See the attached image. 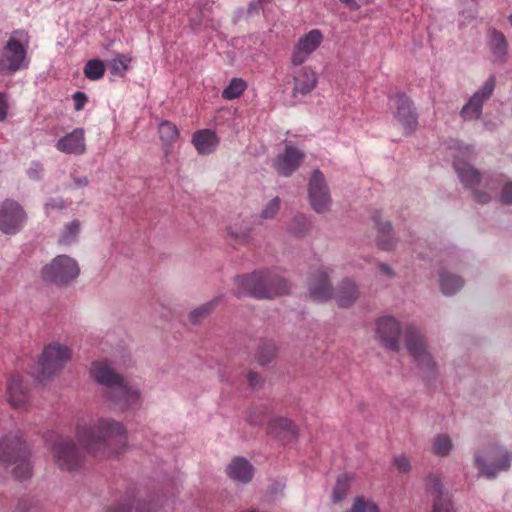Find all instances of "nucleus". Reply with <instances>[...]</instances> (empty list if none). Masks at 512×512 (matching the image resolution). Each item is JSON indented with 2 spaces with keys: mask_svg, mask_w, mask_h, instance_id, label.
<instances>
[{
  "mask_svg": "<svg viewBox=\"0 0 512 512\" xmlns=\"http://www.w3.org/2000/svg\"><path fill=\"white\" fill-rule=\"evenodd\" d=\"M158 130L160 139L165 145H171L177 141L179 137V130L177 126L170 121H163L159 125Z\"/></svg>",
  "mask_w": 512,
  "mask_h": 512,
  "instance_id": "obj_32",
  "label": "nucleus"
},
{
  "mask_svg": "<svg viewBox=\"0 0 512 512\" xmlns=\"http://www.w3.org/2000/svg\"><path fill=\"white\" fill-rule=\"evenodd\" d=\"M46 442L50 446L54 463L62 471L78 470L83 463V455L75 443L67 436L51 434Z\"/></svg>",
  "mask_w": 512,
  "mask_h": 512,
  "instance_id": "obj_7",
  "label": "nucleus"
},
{
  "mask_svg": "<svg viewBox=\"0 0 512 512\" xmlns=\"http://www.w3.org/2000/svg\"><path fill=\"white\" fill-rule=\"evenodd\" d=\"M9 111L8 97L6 93L0 92V122L7 119Z\"/></svg>",
  "mask_w": 512,
  "mask_h": 512,
  "instance_id": "obj_47",
  "label": "nucleus"
},
{
  "mask_svg": "<svg viewBox=\"0 0 512 512\" xmlns=\"http://www.w3.org/2000/svg\"><path fill=\"white\" fill-rule=\"evenodd\" d=\"M405 344L409 354L427 375L433 374L436 363L427 350L426 341L420 330L414 326L405 329Z\"/></svg>",
  "mask_w": 512,
  "mask_h": 512,
  "instance_id": "obj_10",
  "label": "nucleus"
},
{
  "mask_svg": "<svg viewBox=\"0 0 512 512\" xmlns=\"http://www.w3.org/2000/svg\"><path fill=\"white\" fill-rule=\"evenodd\" d=\"M501 201L505 204H512V183L508 182L504 185L501 193Z\"/></svg>",
  "mask_w": 512,
  "mask_h": 512,
  "instance_id": "obj_50",
  "label": "nucleus"
},
{
  "mask_svg": "<svg viewBox=\"0 0 512 512\" xmlns=\"http://www.w3.org/2000/svg\"><path fill=\"white\" fill-rule=\"evenodd\" d=\"M105 65L101 60H89L84 66V75L89 80H99L104 76Z\"/></svg>",
  "mask_w": 512,
  "mask_h": 512,
  "instance_id": "obj_34",
  "label": "nucleus"
},
{
  "mask_svg": "<svg viewBox=\"0 0 512 512\" xmlns=\"http://www.w3.org/2000/svg\"><path fill=\"white\" fill-rule=\"evenodd\" d=\"M56 149L64 154L80 156L86 152V138L83 128H76L72 132L58 139Z\"/></svg>",
  "mask_w": 512,
  "mask_h": 512,
  "instance_id": "obj_19",
  "label": "nucleus"
},
{
  "mask_svg": "<svg viewBox=\"0 0 512 512\" xmlns=\"http://www.w3.org/2000/svg\"><path fill=\"white\" fill-rule=\"evenodd\" d=\"M92 378L103 386L106 398L121 410H127L140 405V392L128 385L123 376L110 363L104 360L91 364Z\"/></svg>",
  "mask_w": 512,
  "mask_h": 512,
  "instance_id": "obj_2",
  "label": "nucleus"
},
{
  "mask_svg": "<svg viewBox=\"0 0 512 512\" xmlns=\"http://www.w3.org/2000/svg\"><path fill=\"white\" fill-rule=\"evenodd\" d=\"M349 486L350 479L347 475L343 474L338 477L332 493V500L334 503H338L346 497L349 490Z\"/></svg>",
  "mask_w": 512,
  "mask_h": 512,
  "instance_id": "obj_36",
  "label": "nucleus"
},
{
  "mask_svg": "<svg viewBox=\"0 0 512 512\" xmlns=\"http://www.w3.org/2000/svg\"><path fill=\"white\" fill-rule=\"evenodd\" d=\"M309 227V221L306 216H295L290 224V231L295 235L303 234Z\"/></svg>",
  "mask_w": 512,
  "mask_h": 512,
  "instance_id": "obj_42",
  "label": "nucleus"
},
{
  "mask_svg": "<svg viewBox=\"0 0 512 512\" xmlns=\"http://www.w3.org/2000/svg\"><path fill=\"white\" fill-rule=\"evenodd\" d=\"M463 286L459 276L442 272L440 274V287L445 295L455 294Z\"/></svg>",
  "mask_w": 512,
  "mask_h": 512,
  "instance_id": "obj_30",
  "label": "nucleus"
},
{
  "mask_svg": "<svg viewBox=\"0 0 512 512\" xmlns=\"http://www.w3.org/2000/svg\"><path fill=\"white\" fill-rule=\"evenodd\" d=\"M64 207L63 200L61 199H52L46 204V209H62Z\"/></svg>",
  "mask_w": 512,
  "mask_h": 512,
  "instance_id": "obj_53",
  "label": "nucleus"
},
{
  "mask_svg": "<svg viewBox=\"0 0 512 512\" xmlns=\"http://www.w3.org/2000/svg\"><path fill=\"white\" fill-rule=\"evenodd\" d=\"M251 228L248 224H242L238 227V224H232L228 227V234L231 238L235 239L239 243H245L249 239Z\"/></svg>",
  "mask_w": 512,
  "mask_h": 512,
  "instance_id": "obj_37",
  "label": "nucleus"
},
{
  "mask_svg": "<svg viewBox=\"0 0 512 512\" xmlns=\"http://www.w3.org/2000/svg\"><path fill=\"white\" fill-rule=\"evenodd\" d=\"M227 475L234 481L246 484L253 477V466L243 457H235L226 469Z\"/></svg>",
  "mask_w": 512,
  "mask_h": 512,
  "instance_id": "obj_23",
  "label": "nucleus"
},
{
  "mask_svg": "<svg viewBox=\"0 0 512 512\" xmlns=\"http://www.w3.org/2000/svg\"><path fill=\"white\" fill-rule=\"evenodd\" d=\"M192 143L199 154L206 155L216 150L219 139L214 131L203 129L193 134Z\"/></svg>",
  "mask_w": 512,
  "mask_h": 512,
  "instance_id": "obj_24",
  "label": "nucleus"
},
{
  "mask_svg": "<svg viewBox=\"0 0 512 512\" xmlns=\"http://www.w3.org/2000/svg\"><path fill=\"white\" fill-rule=\"evenodd\" d=\"M494 88L495 77L491 75L480 87V89L473 94L468 103L462 108V118L464 120L478 119L481 116L484 102L490 98Z\"/></svg>",
  "mask_w": 512,
  "mask_h": 512,
  "instance_id": "obj_16",
  "label": "nucleus"
},
{
  "mask_svg": "<svg viewBox=\"0 0 512 512\" xmlns=\"http://www.w3.org/2000/svg\"><path fill=\"white\" fill-rule=\"evenodd\" d=\"M280 207V199L278 197L273 198L271 201L267 203V205L261 211V218L263 219H271L273 218Z\"/></svg>",
  "mask_w": 512,
  "mask_h": 512,
  "instance_id": "obj_45",
  "label": "nucleus"
},
{
  "mask_svg": "<svg viewBox=\"0 0 512 512\" xmlns=\"http://www.w3.org/2000/svg\"><path fill=\"white\" fill-rule=\"evenodd\" d=\"M18 512H39L40 503L32 497H23L17 504Z\"/></svg>",
  "mask_w": 512,
  "mask_h": 512,
  "instance_id": "obj_41",
  "label": "nucleus"
},
{
  "mask_svg": "<svg viewBox=\"0 0 512 512\" xmlns=\"http://www.w3.org/2000/svg\"><path fill=\"white\" fill-rule=\"evenodd\" d=\"M134 496L127 495L119 503L109 506L104 512H131V504Z\"/></svg>",
  "mask_w": 512,
  "mask_h": 512,
  "instance_id": "obj_44",
  "label": "nucleus"
},
{
  "mask_svg": "<svg viewBox=\"0 0 512 512\" xmlns=\"http://www.w3.org/2000/svg\"><path fill=\"white\" fill-rule=\"evenodd\" d=\"M323 39L324 36L319 29H312L302 35L294 47L291 56L292 64L296 66L303 64L320 47Z\"/></svg>",
  "mask_w": 512,
  "mask_h": 512,
  "instance_id": "obj_15",
  "label": "nucleus"
},
{
  "mask_svg": "<svg viewBox=\"0 0 512 512\" xmlns=\"http://www.w3.org/2000/svg\"><path fill=\"white\" fill-rule=\"evenodd\" d=\"M317 84L316 73L309 67H302L294 74L293 97L309 94Z\"/></svg>",
  "mask_w": 512,
  "mask_h": 512,
  "instance_id": "obj_21",
  "label": "nucleus"
},
{
  "mask_svg": "<svg viewBox=\"0 0 512 512\" xmlns=\"http://www.w3.org/2000/svg\"><path fill=\"white\" fill-rule=\"evenodd\" d=\"M29 450L21 437L9 433L0 439V464L5 468L13 466L12 474L20 481L32 475Z\"/></svg>",
  "mask_w": 512,
  "mask_h": 512,
  "instance_id": "obj_5",
  "label": "nucleus"
},
{
  "mask_svg": "<svg viewBox=\"0 0 512 512\" xmlns=\"http://www.w3.org/2000/svg\"><path fill=\"white\" fill-rule=\"evenodd\" d=\"M71 359V349L59 343L47 345L39 359V376L50 377Z\"/></svg>",
  "mask_w": 512,
  "mask_h": 512,
  "instance_id": "obj_11",
  "label": "nucleus"
},
{
  "mask_svg": "<svg viewBox=\"0 0 512 512\" xmlns=\"http://www.w3.org/2000/svg\"><path fill=\"white\" fill-rule=\"evenodd\" d=\"M305 154L292 144H286L284 151L273 161L276 171L285 177L292 175L300 166Z\"/></svg>",
  "mask_w": 512,
  "mask_h": 512,
  "instance_id": "obj_18",
  "label": "nucleus"
},
{
  "mask_svg": "<svg viewBox=\"0 0 512 512\" xmlns=\"http://www.w3.org/2000/svg\"><path fill=\"white\" fill-rule=\"evenodd\" d=\"M160 505L154 498L139 499L137 501L135 512H156Z\"/></svg>",
  "mask_w": 512,
  "mask_h": 512,
  "instance_id": "obj_43",
  "label": "nucleus"
},
{
  "mask_svg": "<svg viewBox=\"0 0 512 512\" xmlns=\"http://www.w3.org/2000/svg\"><path fill=\"white\" fill-rule=\"evenodd\" d=\"M74 101V108L76 111H80L84 108L87 102V96L83 92H76L72 96Z\"/></svg>",
  "mask_w": 512,
  "mask_h": 512,
  "instance_id": "obj_48",
  "label": "nucleus"
},
{
  "mask_svg": "<svg viewBox=\"0 0 512 512\" xmlns=\"http://www.w3.org/2000/svg\"><path fill=\"white\" fill-rule=\"evenodd\" d=\"M374 222L378 230V246L383 250H390L394 247V240L391 235V224L383 221L379 214L374 215Z\"/></svg>",
  "mask_w": 512,
  "mask_h": 512,
  "instance_id": "obj_26",
  "label": "nucleus"
},
{
  "mask_svg": "<svg viewBox=\"0 0 512 512\" xmlns=\"http://www.w3.org/2000/svg\"><path fill=\"white\" fill-rule=\"evenodd\" d=\"M379 268H380L381 272L384 273L385 275H387L389 277L393 276V271L387 264L382 263L379 265Z\"/></svg>",
  "mask_w": 512,
  "mask_h": 512,
  "instance_id": "obj_56",
  "label": "nucleus"
},
{
  "mask_svg": "<svg viewBox=\"0 0 512 512\" xmlns=\"http://www.w3.org/2000/svg\"><path fill=\"white\" fill-rule=\"evenodd\" d=\"M269 429H279L280 431L289 432L293 436H296L297 429L293 422L287 418H276L269 422Z\"/></svg>",
  "mask_w": 512,
  "mask_h": 512,
  "instance_id": "obj_40",
  "label": "nucleus"
},
{
  "mask_svg": "<svg viewBox=\"0 0 512 512\" xmlns=\"http://www.w3.org/2000/svg\"><path fill=\"white\" fill-rule=\"evenodd\" d=\"M277 351L278 348L273 341L263 340L258 345L255 360L260 365H266L276 357Z\"/></svg>",
  "mask_w": 512,
  "mask_h": 512,
  "instance_id": "obj_27",
  "label": "nucleus"
},
{
  "mask_svg": "<svg viewBox=\"0 0 512 512\" xmlns=\"http://www.w3.org/2000/svg\"><path fill=\"white\" fill-rule=\"evenodd\" d=\"M247 381H248V384L251 388L253 389H257L259 388L261 385H262V378L261 376L254 372V371H249L248 374H247Z\"/></svg>",
  "mask_w": 512,
  "mask_h": 512,
  "instance_id": "obj_49",
  "label": "nucleus"
},
{
  "mask_svg": "<svg viewBox=\"0 0 512 512\" xmlns=\"http://www.w3.org/2000/svg\"><path fill=\"white\" fill-rule=\"evenodd\" d=\"M394 465L400 473H406L410 470V461L404 455L395 457Z\"/></svg>",
  "mask_w": 512,
  "mask_h": 512,
  "instance_id": "obj_46",
  "label": "nucleus"
},
{
  "mask_svg": "<svg viewBox=\"0 0 512 512\" xmlns=\"http://www.w3.org/2000/svg\"><path fill=\"white\" fill-rule=\"evenodd\" d=\"M237 297L252 296L258 299H271L289 292V283L274 271L255 272L237 276L234 279Z\"/></svg>",
  "mask_w": 512,
  "mask_h": 512,
  "instance_id": "obj_3",
  "label": "nucleus"
},
{
  "mask_svg": "<svg viewBox=\"0 0 512 512\" xmlns=\"http://www.w3.org/2000/svg\"><path fill=\"white\" fill-rule=\"evenodd\" d=\"M309 202L317 213H324L330 209L331 197L323 173L316 169L313 171L308 184Z\"/></svg>",
  "mask_w": 512,
  "mask_h": 512,
  "instance_id": "obj_13",
  "label": "nucleus"
},
{
  "mask_svg": "<svg viewBox=\"0 0 512 512\" xmlns=\"http://www.w3.org/2000/svg\"><path fill=\"white\" fill-rule=\"evenodd\" d=\"M43 170L42 166L40 164H36V169H29L28 175L32 179H37L39 172Z\"/></svg>",
  "mask_w": 512,
  "mask_h": 512,
  "instance_id": "obj_55",
  "label": "nucleus"
},
{
  "mask_svg": "<svg viewBox=\"0 0 512 512\" xmlns=\"http://www.w3.org/2000/svg\"><path fill=\"white\" fill-rule=\"evenodd\" d=\"M73 181L76 187H86L89 183L88 178L86 176L73 177Z\"/></svg>",
  "mask_w": 512,
  "mask_h": 512,
  "instance_id": "obj_54",
  "label": "nucleus"
},
{
  "mask_svg": "<svg viewBox=\"0 0 512 512\" xmlns=\"http://www.w3.org/2000/svg\"><path fill=\"white\" fill-rule=\"evenodd\" d=\"M76 437L89 453L99 458L118 455L127 444L126 429L111 418H100L89 424L79 423Z\"/></svg>",
  "mask_w": 512,
  "mask_h": 512,
  "instance_id": "obj_1",
  "label": "nucleus"
},
{
  "mask_svg": "<svg viewBox=\"0 0 512 512\" xmlns=\"http://www.w3.org/2000/svg\"><path fill=\"white\" fill-rule=\"evenodd\" d=\"M428 488L435 496L431 512H454L451 499L443 494L441 480L433 475L428 478Z\"/></svg>",
  "mask_w": 512,
  "mask_h": 512,
  "instance_id": "obj_22",
  "label": "nucleus"
},
{
  "mask_svg": "<svg viewBox=\"0 0 512 512\" xmlns=\"http://www.w3.org/2000/svg\"><path fill=\"white\" fill-rule=\"evenodd\" d=\"M248 421L255 426H260L264 423V416L262 415V410H259L258 415L254 416L252 413L248 417Z\"/></svg>",
  "mask_w": 512,
  "mask_h": 512,
  "instance_id": "obj_51",
  "label": "nucleus"
},
{
  "mask_svg": "<svg viewBox=\"0 0 512 512\" xmlns=\"http://www.w3.org/2000/svg\"><path fill=\"white\" fill-rule=\"evenodd\" d=\"M509 21H510V24H511V26H512V15H510V17H509Z\"/></svg>",
  "mask_w": 512,
  "mask_h": 512,
  "instance_id": "obj_59",
  "label": "nucleus"
},
{
  "mask_svg": "<svg viewBox=\"0 0 512 512\" xmlns=\"http://www.w3.org/2000/svg\"><path fill=\"white\" fill-rule=\"evenodd\" d=\"M511 462L512 453L499 444H491L474 454L475 466L488 479H494L500 472L509 470Z\"/></svg>",
  "mask_w": 512,
  "mask_h": 512,
  "instance_id": "obj_6",
  "label": "nucleus"
},
{
  "mask_svg": "<svg viewBox=\"0 0 512 512\" xmlns=\"http://www.w3.org/2000/svg\"><path fill=\"white\" fill-rule=\"evenodd\" d=\"M465 153H466L467 155H469V154H471V150H470L468 147H466V152H465Z\"/></svg>",
  "mask_w": 512,
  "mask_h": 512,
  "instance_id": "obj_58",
  "label": "nucleus"
},
{
  "mask_svg": "<svg viewBox=\"0 0 512 512\" xmlns=\"http://www.w3.org/2000/svg\"><path fill=\"white\" fill-rule=\"evenodd\" d=\"M454 167L459 178L466 186L473 187L480 182V173L466 161L457 157L454 161Z\"/></svg>",
  "mask_w": 512,
  "mask_h": 512,
  "instance_id": "obj_25",
  "label": "nucleus"
},
{
  "mask_svg": "<svg viewBox=\"0 0 512 512\" xmlns=\"http://www.w3.org/2000/svg\"><path fill=\"white\" fill-rule=\"evenodd\" d=\"M247 84L241 78H233L229 85L222 91V97L226 100L239 98L246 90Z\"/></svg>",
  "mask_w": 512,
  "mask_h": 512,
  "instance_id": "obj_33",
  "label": "nucleus"
},
{
  "mask_svg": "<svg viewBox=\"0 0 512 512\" xmlns=\"http://www.w3.org/2000/svg\"><path fill=\"white\" fill-rule=\"evenodd\" d=\"M218 302L219 298H215L212 301L205 303L194 309L189 315L190 321L194 324L199 322L203 317L208 315L214 309Z\"/></svg>",
  "mask_w": 512,
  "mask_h": 512,
  "instance_id": "obj_38",
  "label": "nucleus"
},
{
  "mask_svg": "<svg viewBox=\"0 0 512 512\" xmlns=\"http://www.w3.org/2000/svg\"><path fill=\"white\" fill-rule=\"evenodd\" d=\"M344 4H346L351 10L359 9V5L355 0H340Z\"/></svg>",
  "mask_w": 512,
  "mask_h": 512,
  "instance_id": "obj_57",
  "label": "nucleus"
},
{
  "mask_svg": "<svg viewBox=\"0 0 512 512\" xmlns=\"http://www.w3.org/2000/svg\"><path fill=\"white\" fill-rule=\"evenodd\" d=\"M8 401L15 409H25L29 403L28 387L20 375H13L7 385Z\"/></svg>",
  "mask_w": 512,
  "mask_h": 512,
  "instance_id": "obj_20",
  "label": "nucleus"
},
{
  "mask_svg": "<svg viewBox=\"0 0 512 512\" xmlns=\"http://www.w3.org/2000/svg\"><path fill=\"white\" fill-rule=\"evenodd\" d=\"M18 34L21 32L14 31L3 47L0 56V73L13 74L28 66L27 47L17 39Z\"/></svg>",
  "mask_w": 512,
  "mask_h": 512,
  "instance_id": "obj_9",
  "label": "nucleus"
},
{
  "mask_svg": "<svg viewBox=\"0 0 512 512\" xmlns=\"http://www.w3.org/2000/svg\"><path fill=\"white\" fill-rule=\"evenodd\" d=\"M80 274L75 259L67 255H58L41 269V277L45 282L58 286L68 285Z\"/></svg>",
  "mask_w": 512,
  "mask_h": 512,
  "instance_id": "obj_8",
  "label": "nucleus"
},
{
  "mask_svg": "<svg viewBox=\"0 0 512 512\" xmlns=\"http://www.w3.org/2000/svg\"><path fill=\"white\" fill-rule=\"evenodd\" d=\"M27 221L23 207L15 200L6 199L0 204V231L7 235L18 233Z\"/></svg>",
  "mask_w": 512,
  "mask_h": 512,
  "instance_id": "obj_12",
  "label": "nucleus"
},
{
  "mask_svg": "<svg viewBox=\"0 0 512 512\" xmlns=\"http://www.w3.org/2000/svg\"><path fill=\"white\" fill-rule=\"evenodd\" d=\"M401 327L399 322L391 316H384L376 322V334L381 343L393 351L399 350Z\"/></svg>",
  "mask_w": 512,
  "mask_h": 512,
  "instance_id": "obj_17",
  "label": "nucleus"
},
{
  "mask_svg": "<svg viewBox=\"0 0 512 512\" xmlns=\"http://www.w3.org/2000/svg\"><path fill=\"white\" fill-rule=\"evenodd\" d=\"M453 448L452 441L447 435H437L433 440L432 452L439 457L447 456Z\"/></svg>",
  "mask_w": 512,
  "mask_h": 512,
  "instance_id": "obj_35",
  "label": "nucleus"
},
{
  "mask_svg": "<svg viewBox=\"0 0 512 512\" xmlns=\"http://www.w3.org/2000/svg\"><path fill=\"white\" fill-rule=\"evenodd\" d=\"M390 100L393 101L395 110L393 112L394 118L401 125L405 135H411L416 131L418 126L417 114L413 107L412 100L404 93H398L391 96Z\"/></svg>",
  "mask_w": 512,
  "mask_h": 512,
  "instance_id": "obj_14",
  "label": "nucleus"
},
{
  "mask_svg": "<svg viewBox=\"0 0 512 512\" xmlns=\"http://www.w3.org/2000/svg\"><path fill=\"white\" fill-rule=\"evenodd\" d=\"M489 46L491 48L493 55L497 59L502 60V61L505 59V56L507 54L508 44H507L506 38L503 35V33L499 32L497 30H492L490 32Z\"/></svg>",
  "mask_w": 512,
  "mask_h": 512,
  "instance_id": "obj_28",
  "label": "nucleus"
},
{
  "mask_svg": "<svg viewBox=\"0 0 512 512\" xmlns=\"http://www.w3.org/2000/svg\"><path fill=\"white\" fill-rule=\"evenodd\" d=\"M308 289L313 301L325 302L334 296L337 304L343 308L353 305L359 296L356 284L349 279L342 281L333 294L327 267H321L311 275Z\"/></svg>",
  "mask_w": 512,
  "mask_h": 512,
  "instance_id": "obj_4",
  "label": "nucleus"
},
{
  "mask_svg": "<svg viewBox=\"0 0 512 512\" xmlns=\"http://www.w3.org/2000/svg\"><path fill=\"white\" fill-rule=\"evenodd\" d=\"M81 223L79 220H73L66 224L61 231L58 244L62 246H69L77 241L80 232Z\"/></svg>",
  "mask_w": 512,
  "mask_h": 512,
  "instance_id": "obj_29",
  "label": "nucleus"
},
{
  "mask_svg": "<svg viewBox=\"0 0 512 512\" xmlns=\"http://www.w3.org/2000/svg\"><path fill=\"white\" fill-rule=\"evenodd\" d=\"M473 195L474 199L481 204H485L490 200V195L485 192L474 191Z\"/></svg>",
  "mask_w": 512,
  "mask_h": 512,
  "instance_id": "obj_52",
  "label": "nucleus"
},
{
  "mask_svg": "<svg viewBox=\"0 0 512 512\" xmlns=\"http://www.w3.org/2000/svg\"><path fill=\"white\" fill-rule=\"evenodd\" d=\"M349 512H380V509L373 501L357 497Z\"/></svg>",
  "mask_w": 512,
  "mask_h": 512,
  "instance_id": "obj_39",
  "label": "nucleus"
},
{
  "mask_svg": "<svg viewBox=\"0 0 512 512\" xmlns=\"http://www.w3.org/2000/svg\"><path fill=\"white\" fill-rule=\"evenodd\" d=\"M132 58L125 54H117L108 64L113 75L123 77L129 69Z\"/></svg>",
  "mask_w": 512,
  "mask_h": 512,
  "instance_id": "obj_31",
  "label": "nucleus"
}]
</instances>
